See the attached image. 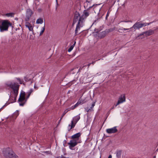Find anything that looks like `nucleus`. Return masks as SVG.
Returning a JSON list of instances; mask_svg holds the SVG:
<instances>
[{"mask_svg": "<svg viewBox=\"0 0 158 158\" xmlns=\"http://www.w3.org/2000/svg\"><path fill=\"white\" fill-rule=\"evenodd\" d=\"M87 10H85L82 15L80 17L79 20L82 21L83 22L84 19H86L89 15V13L87 12Z\"/></svg>", "mask_w": 158, "mask_h": 158, "instance_id": "10", "label": "nucleus"}, {"mask_svg": "<svg viewBox=\"0 0 158 158\" xmlns=\"http://www.w3.org/2000/svg\"><path fill=\"white\" fill-rule=\"evenodd\" d=\"M16 79L19 82V83L21 84L23 82V79H21L19 78H16Z\"/></svg>", "mask_w": 158, "mask_h": 158, "instance_id": "26", "label": "nucleus"}, {"mask_svg": "<svg viewBox=\"0 0 158 158\" xmlns=\"http://www.w3.org/2000/svg\"><path fill=\"white\" fill-rule=\"evenodd\" d=\"M33 14V12L30 9L28 8L27 9L26 13L25 21L26 22L28 21Z\"/></svg>", "mask_w": 158, "mask_h": 158, "instance_id": "6", "label": "nucleus"}, {"mask_svg": "<svg viewBox=\"0 0 158 158\" xmlns=\"http://www.w3.org/2000/svg\"><path fill=\"white\" fill-rule=\"evenodd\" d=\"M90 4V2L86 1L84 3V6L85 8H87V10H89L90 9V8L93 7L94 5H93L92 6L89 5V4Z\"/></svg>", "mask_w": 158, "mask_h": 158, "instance_id": "14", "label": "nucleus"}, {"mask_svg": "<svg viewBox=\"0 0 158 158\" xmlns=\"http://www.w3.org/2000/svg\"><path fill=\"white\" fill-rule=\"evenodd\" d=\"M15 14L13 13H7L6 14V15L7 17H14Z\"/></svg>", "mask_w": 158, "mask_h": 158, "instance_id": "25", "label": "nucleus"}, {"mask_svg": "<svg viewBox=\"0 0 158 158\" xmlns=\"http://www.w3.org/2000/svg\"><path fill=\"white\" fill-rule=\"evenodd\" d=\"M75 108H76V107H75V106L74 105V106H72L70 108H68V110H69V111H70L71 110L74 109Z\"/></svg>", "mask_w": 158, "mask_h": 158, "instance_id": "30", "label": "nucleus"}, {"mask_svg": "<svg viewBox=\"0 0 158 158\" xmlns=\"http://www.w3.org/2000/svg\"><path fill=\"white\" fill-rule=\"evenodd\" d=\"M108 158H112V156L111 155H110L109 156Z\"/></svg>", "mask_w": 158, "mask_h": 158, "instance_id": "41", "label": "nucleus"}, {"mask_svg": "<svg viewBox=\"0 0 158 158\" xmlns=\"http://www.w3.org/2000/svg\"><path fill=\"white\" fill-rule=\"evenodd\" d=\"M91 64V63H89L88 64H87V66L88 67H89V66L90 65V64Z\"/></svg>", "mask_w": 158, "mask_h": 158, "instance_id": "40", "label": "nucleus"}, {"mask_svg": "<svg viewBox=\"0 0 158 158\" xmlns=\"http://www.w3.org/2000/svg\"><path fill=\"white\" fill-rule=\"evenodd\" d=\"M106 34L107 32L106 31L100 32L98 34V37L100 39L103 38L106 36Z\"/></svg>", "mask_w": 158, "mask_h": 158, "instance_id": "15", "label": "nucleus"}, {"mask_svg": "<svg viewBox=\"0 0 158 158\" xmlns=\"http://www.w3.org/2000/svg\"><path fill=\"white\" fill-rule=\"evenodd\" d=\"M78 102H79L80 103V104L81 103V101H78Z\"/></svg>", "mask_w": 158, "mask_h": 158, "instance_id": "44", "label": "nucleus"}, {"mask_svg": "<svg viewBox=\"0 0 158 158\" xmlns=\"http://www.w3.org/2000/svg\"><path fill=\"white\" fill-rule=\"evenodd\" d=\"M76 124V123L72 120L71 122V124L69 125L68 128V130L70 131L71 129L75 127Z\"/></svg>", "mask_w": 158, "mask_h": 158, "instance_id": "18", "label": "nucleus"}, {"mask_svg": "<svg viewBox=\"0 0 158 158\" xmlns=\"http://www.w3.org/2000/svg\"><path fill=\"white\" fill-rule=\"evenodd\" d=\"M80 104V103L79 102H77L75 105V106L76 107H77L79 104Z\"/></svg>", "mask_w": 158, "mask_h": 158, "instance_id": "32", "label": "nucleus"}, {"mask_svg": "<svg viewBox=\"0 0 158 158\" xmlns=\"http://www.w3.org/2000/svg\"><path fill=\"white\" fill-rule=\"evenodd\" d=\"M80 17L81 16L80 14L78 12H76L74 18L73 24L75 23L77 21H79Z\"/></svg>", "mask_w": 158, "mask_h": 158, "instance_id": "13", "label": "nucleus"}, {"mask_svg": "<svg viewBox=\"0 0 158 158\" xmlns=\"http://www.w3.org/2000/svg\"><path fill=\"white\" fill-rule=\"evenodd\" d=\"M114 107H113L112 108H111V109H114Z\"/></svg>", "mask_w": 158, "mask_h": 158, "instance_id": "46", "label": "nucleus"}, {"mask_svg": "<svg viewBox=\"0 0 158 158\" xmlns=\"http://www.w3.org/2000/svg\"><path fill=\"white\" fill-rule=\"evenodd\" d=\"M0 30L1 32L7 31L9 27L12 25V23L7 20L0 19Z\"/></svg>", "mask_w": 158, "mask_h": 158, "instance_id": "3", "label": "nucleus"}, {"mask_svg": "<svg viewBox=\"0 0 158 158\" xmlns=\"http://www.w3.org/2000/svg\"><path fill=\"white\" fill-rule=\"evenodd\" d=\"M74 47V45H73L71 46L69 48L68 50V51L69 52H70L73 49V47Z\"/></svg>", "mask_w": 158, "mask_h": 158, "instance_id": "29", "label": "nucleus"}, {"mask_svg": "<svg viewBox=\"0 0 158 158\" xmlns=\"http://www.w3.org/2000/svg\"><path fill=\"white\" fill-rule=\"evenodd\" d=\"M95 62H96V61H93L91 63V64H95Z\"/></svg>", "mask_w": 158, "mask_h": 158, "instance_id": "39", "label": "nucleus"}, {"mask_svg": "<svg viewBox=\"0 0 158 158\" xmlns=\"http://www.w3.org/2000/svg\"><path fill=\"white\" fill-rule=\"evenodd\" d=\"M5 156L6 158H17L18 156L11 149L8 148L4 152Z\"/></svg>", "mask_w": 158, "mask_h": 158, "instance_id": "5", "label": "nucleus"}, {"mask_svg": "<svg viewBox=\"0 0 158 158\" xmlns=\"http://www.w3.org/2000/svg\"><path fill=\"white\" fill-rule=\"evenodd\" d=\"M25 26L27 27L29 30L31 31H33V27L31 25L27 22H26L25 24Z\"/></svg>", "mask_w": 158, "mask_h": 158, "instance_id": "16", "label": "nucleus"}, {"mask_svg": "<svg viewBox=\"0 0 158 158\" xmlns=\"http://www.w3.org/2000/svg\"><path fill=\"white\" fill-rule=\"evenodd\" d=\"M80 114L74 117L73 118L72 121H73L75 123H77V122L80 119Z\"/></svg>", "mask_w": 158, "mask_h": 158, "instance_id": "19", "label": "nucleus"}, {"mask_svg": "<svg viewBox=\"0 0 158 158\" xmlns=\"http://www.w3.org/2000/svg\"><path fill=\"white\" fill-rule=\"evenodd\" d=\"M118 130L116 127H114L111 128L106 129V132L109 134L114 133L116 132Z\"/></svg>", "mask_w": 158, "mask_h": 158, "instance_id": "11", "label": "nucleus"}, {"mask_svg": "<svg viewBox=\"0 0 158 158\" xmlns=\"http://www.w3.org/2000/svg\"><path fill=\"white\" fill-rule=\"evenodd\" d=\"M87 77L88 73H85L83 75L80 79L81 83H86L90 82V80H88L89 77Z\"/></svg>", "mask_w": 158, "mask_h": 158, "instance_id": "7", "label": "nucleus"}, {"mask_svg": "<svg viewBox=\"0 0 158 158\" xmlns=\"http://www.w3.org/2000/svg\"><path fill=\"white\" fill-rule=\"evenodd\" d=\"M118 101L121 103L126 101L125 95V94H122L120 95L118 99Z\"/></svg>", "mask_w": 158, "mask_h": 158, "instance_id": "12", "label": "nucleus"}, {"mask_svg": "<svg viewBox=\"0 0 158 158\" xmlns=\"http://www.w3.org/2000/svg\"><path fill=\"white\" fill-rule=\"evenodd\" d=\"M146 37L144 34H143V33L140 34L138 37V38H139V39H143L144 38Z\"/></svg>", "mask_w": 158, "mask_h": 158, "instance_id": "24", "label": "nucleus"}, {"mask_svg": "<svg viewBox=\"0 0 158 158\" xmlns=\"http://www.w3.org/2000/svg\"><path fill=\"white\" fill-rule=\"evenodd\" d=\"M130 29V28H127V29H126V28H123V30H124V31H126V30H129Z\"/></svg>", "mask_w": 158, "mask_h": 158, "instance_id": "38", "label": "nucleus"}, {"mask_svg": "<svg viewBox=\"0 0 158 158\" xmlns=\"http://www.w3.org/2000/svg\"><path fill=\"white\" fill-rule=\"evenodd\" d=\"M109 14H110V12L109 11H108L107 12V13L106 14V19H107L108 17L109 16Z\"/></svg>", "mask_w": 158, "mask_h": 158, "instance_id": "31", "label": "nucleus"}, {"mask_svg": "<svg viewBox=\"0 0 158 158\" xmlns=\"http://www.w3.org/2000/svg\"><path fill=\"white\" fill-rule=\"evenodd\" d=\"M95 102H93L92 104V106H91V107H90V109H91H91L93 108V107L94 106H95Z\"/></svg>", "mask_w": 158, "mask_h": 158, "instance_id": "33", "label": "nucleus"}, {"mask_svg": "<svg viewBox=\"0 0 158 158\" xmlns=\"http://www.w3.org/2000/svg\"><path fill=\"white\" fill-rule=\"evenodd\" d=\"M81 134L80 132L77 133L73 135L71 137L72 139H78L79 137L81 136Z\"/></svg>", "mask_w": 158, "mask_h": 158, "instance_id": "20", "label": "nucleus"}, {"mask_svg": "<svg viewBox=\"0 0 158 158\" xmlns=\"http://www.w3.org/2000/svg\"><path fill=\"white\" fill-rule=\"evenodd\" d=\"M19 115V112L18 110L16 111L13 114V118H16Z\"/></svg>", "mask_w": 158, "mask_h": 158, "instance_id": "23", "label": "nucleus"}, {"mask_svg": "<svg viewBox=\"0 0 158 158\" xmlns=\"http://www.w3.org/2000/svg\"><path fill=\"white\" fill-rule=\"evenodd\" d=\"M56 3H57V0H56Z\"/></svg>", "mask_w": 158, "mask_h": 158, "instance_id": "47", "label": "nucleus"}, {"mask_svg": "<svg viewBox=\"0 0 158 158\" xmlns=\"http://www.w3.org/2000/svg\"><path fill=\"white\" fill-rule=\"evenodd\" d=\"M69 111V110H68V109H66L64 112L62 114V117L60 118V120L64 116V115L68 111Z\"/></svg>", "mask_w": 158, "mask_h": 158, "instance_id": "28", "label": "nucleus"}, {"mask_svg": "<svg viewBox=\"0 0 158 158\" xmlns=\"http://www.w3.org/2000/svg\"><path fill=\"white\" fill-rule=\"evenodd\" d=\"M43 23V19L42 18H39L38 19L36 22L37 24H41Z\"/></svg>", "mask_w": 158, "mask_h": 158, "instance_id": "21", "label": "nucleus"}, {"mask_svg": "<svg viewBox=\"0 0 158 158\" xmlns=\"http://www.w3.org/2000/svg\"><path fill=\"white\" fill-rule=\"evenodd\" d=\"M152 23V22H151L149 23H141L140 22H136L133 26L130 28V29H131L133 28L134 29V31H135L137 29H139L140 28L143 27L148 25Z\"/></svg>", "mask_w": 158, "mask_h": 158, "instance_id": "4", "label": "nucleus"}, {"mask_svg": "<svg viewBox=\"0 0 158 158\" xmlns=\"http://www.w3.org/2000/svg\"><path fill=\"white\" fill-rule=\"evenodd\" d=\"M44 152L47 153V154H50L51 153V152L49 151H46Z\"/></svg>", "mask_w": 158, "mask_h": 158, "instance_id": "35", "label": "nucleus"}, {"mask_svg": "<svg viewBox=\"0 0 158 158\" xmlns=\"http://www.w3.org/2000/svg\"><path fill=\"white\" fill-rule=\"evenodd\" d=\"M146 36H150L154 33V31L152 30H149L148 31L143 32Z\"/></svg>", "mask_w": 158, "mask_h": 158, "instance_id": "17", "label": "nucleus"}, {"mask_svg": "<svg viewBox=\"0 0 158 158\" xmlns=\"http://www.w3.org/2000/svg\"><path fill=\"white\" fill-rule=\"evenodd\" d=\"M116 155L118 158H120L121 156V151L120 150L117 151Z\"/></svg>", "mask_w": 158, "mask_h": 158, "instance_id": "22", "label": "nucleus"}, {"mask_svg": "<svg viewBox=\"0 0 158 158\" xmlns=\"http://www.w3.org/2000/svg\"><path fill=\"white\" fill-rule=\"evenodd\" d=\"M68 144L69 145V148L70 149L75 146L77 144V140L75 139H73L71 140L70 142L68 143Z\"/></svg>", "mask_w": 158, "mask_h": 158, "instance_id": "9", "label": "nucleus"}, {"mask_svg": "<svg viewBox=\"0 0 158 158\" xmlns=\"http://www.w3.org/2000/svg\"><path fill=\"white\" fill-rule=\"evenodd\" d=\"M120 103H121L119 101H118L117 104L115 105V107L117 106Z\"/></svg>", "mask_w": 158, "mask_h": 158, "instance_id": "34", "label": "nucleus"}, {"mask_svg": "<svg viewBox=\"0 0 158 158\" xmlns=\"http://www.w3.org/2000/svg\"><path fill=\"white\" fill-rule=\"evenodd\" d=\"M38 10L39 11H40L41 10V9H38Z\"/></svg>", "mask_w": 158, "mask_h": 158, "instance_id": "43", "label": "nucleus"}, {"mask_svg": "<svg viewBox=\"0 0 158 158\" xmlns=\"http://www.w3.org/2000/svg\"><path fill=\"white\" fill-rule=\"evenodd\" d=\"M45 29V25H44V27H42V28L41 31H40V35H41L43 34V33H44V31Z\"/></svg>", "mask_w": 158, "mask_h": 158, "instance_id": "27", "label": "nucleus"}, {"mask_svg": "<svg viewBox=\"0 0 158 158\" xmlns=\"http://www.w3.org/2000/svg\"><path fill=\"white\" fill-rule=\"evenodd\" d=\"M57 7H56V9H57Z\"/></svg>", "mask_w": 158, "mask_h": 158, "instance_id": "48", "label": "nucleus"}, {"mask_svg": "<svg viewBox=\"0 0 158 158\" xmlns=\"http://www.w3.org/2000/svg\"><path fill=\"white\" fill-rule=\"evenodd\" d=\"M5 85L6 88L10 90L11 89L12 90L14 97L16 100L18 94L19 85L18 84V83L13 81L6 82Z\"/></svg>", "mask_w": 158, "mask_h": 158, "instance_id": "1", "label": "nucleus"}, {"mask_svg": "<svg viewBox=\"0 0 158 158\" xmlns=\"http://www.w3.org/2000/svg\"><path fill=\"white\" fill-rule=\"evenodd\" d=\"M34 88L35 89H38V87H37L35 84L34 85Z\"/></svg>", "mask_w": 158, "mask_h": 158, "instance_id": "36", "label": "nucleus"}, {"mask_svg": "<svg viewBox=\"0 0 158 158\" xmlns=\"http://www.w3.org/2000/svg\"><path fill=\"white\" fill-rule=\"evenodd\" d=\"M83 23L82 21H81V20H79L75 31V36L78 35L77 33L78 31L80 30V27H82Z\"/></svg>", "mask_w": 158, "mask_h": 158, "instance_id": "8", "label": "nucleus"}, {"mask_svg": "<svg viewBox=\"0 0 158 158\" xmlns=\"http://www.w3.org/2000/svg\"><path fill=\"white\" fill-rule=\"evenodd\" d=\"M33 91V89H31L26 93V94L24 92H21L18 100V102H19L20 106H23L24 105L27 99L29 98L31 94Z\"/></svg>", "mask_w": 158, "mask_h": 158, "instance_id": "2", "label": "nucleus"}, {"mask_svg": "<svg viewBox=\"0 0 158 158\" xmlns=\"http://www.w3.org/2000/svg\"><path fill=\"white\" fill-rule=\"evenodd\" d=\"M76 43V42H75L74 43V44H73V45H74V46L75 45V44Z\"/></svg>", "mask_w": 158, "mask_h": 158, "instance_id": "45", "label": "nucleus"}, {"mask_svg": "<svg viewBox=\"0 0 158 158\" xmlns=\"http://www.w3.org/2000/svg\"><path fill=\"white\" fill-rule=\"evenodd\" d=\"M85 109L86 110L87 112H89V111H90L91 110V109H90V108H89V109H88V108H86Z\"/></svg>", "mask_w": 158, "mask_h": 158, "instance_id": "37", "label": "nucleus"}, {"mask_svg": "<svg viewBox=\"0 0 158 158\" xmlns=\"http://www.w3.org/2000/svg\"><path fill=\"white\" fill-rule=\"evenodd\" d=\"M5 106V105H4V106L2 107L0 109V111H1V110H2V108H3L4 106Z\"/></svg>", "mask_w": 158, "mask_h": 158, "instance_id": "42", "label": "nucleus"}]
</instances>
